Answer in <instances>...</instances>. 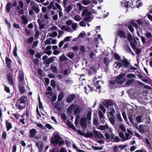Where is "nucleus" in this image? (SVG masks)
I'll return each mask as SVG.
<instances>
[{"mask_svg": "<svg viewBox=\"0 0 152 152\" xmlns=\"http://www.w3.org/2000/svg\"><path fill=\"white\" fill-rule=\"evenodd\" d=\"M50 142L53 144L58 145L59 146L62 145L64 143L62 138L57 134L54 135L53 137H51Z\"/></svg>", "mask_w": 152, "mask_h": 152, "instance_id": "1", "label": "nucleus"}, {"mask_svg": "<svg viewBox=\"0 0 152 152\" xmlns=\"http://www.w3.org/2000/svg\"><path fill=\"white\" fill-rule=\"evenodd\" d=\"M131 65V63L128 60L120 62L119 61L115 62L114 64V66L116 68L119 69L120 67H123L127 70L129 69L130 66Z\"/></svg>", "mask_w": 152, "mask_h": 152, "instance_id": "2", "label": "nucleus"}, {"mask_svg": "<svg viewBox=\"0 0 152 152\" xmlns=\"http://www.w3.org/2000/svg\"><path fill=\"white\" fill-rule=\"evenodd\" d=\"M91 12L89 11L87 9H86L83 11L81 16L83 17L85 15V16L83 20L85 21L90 22L92 20L93 18L91 16Z\"/></svg>", "mask_w": 152, "mask_h": 152, "instance_id": "3", "label": "nucleus"}, {"mask_svg": "<svg viewBox=\"0 0 152 152\" xmlns=\"http://www.w3.org/2000/svg\"><path fill=\"white\" fill-rule=\"evenodd\" d=\"M27 99V97L26 96H23L20 97L18 100L19 102L18 104V109L21 110L25 108V103L26 100Z\"/></svg>", "mask_w": 152, "mask_h": 152, "instance_id": "4", "label": "nucleus"}, {"mask_svg": "<svg viewBox=\"0 0 152 152\" xmlns=\"http://www.w3.org/2000/svg\"><path fill=\"white\" fill-rule=\"evenodd\" d=\"M125 75L126 74L122 73L117 76L115 78L116 82L119 84H121L123 83L124 82L125 80L123 78Z\"/></svg>", "mask_w": 152, "mask_h": 152, "instance_id": "5", "label": "nucleus"}, {"mask_svg": "<svg viewBox=\"0 0 152 152\" xmlns=\"http://www.w3.org/2000/svg\"><path fill=\"white\" fill-rule=\"evenodd\" d=\"M80 124L82 129L85 130L87 127V123L86 119L85 117L82 118L80 120Z\"/></svg>", "mask_w": 152, "mask_h": 152, "instance_id": "6", "label": "nucleus"}, {"mask_svg": "<svg viewBox=\"0 0 152 152\" xmlns=\"http://www.w3.org/2000/svg\"><path fill=\"white\" fill-rule=\"evenodd\" d=\"M75 97V94H72L68 96L66 99V102L68 103H71L74 100Z\"/></svg>", "mask_w": 152, "mask_h": 152, "instance_id": "7", "label": "nucleus"}, {"mask_svg": "<svg viewBox=\"0 0 152 152\" xmlns=\"http://www.w3.org/2000/svg\"><path fill=\"white\" fill-rule=\"evenodd\" d=\"M19 78V83L22 84L23 81L24 80V74L23 72L22 71H20L18 75Z\"/></svg>", "mask_w": 152, "mask_h": 152, "instance_id": "8", "label": "nucleus"}, {"mask_svg": "<svg viewBox=\"0 0 152 152\" xmlns=\"http://www.w3.org/2000/svg\"><path fill=\"white\" fill-rule=\"evenodd\" d=\"M75 105L74 104H71L68 107L67 109V112L69 114H71L73 112L75 107Z\"/></svg>", "mask_w": 152, "mask_h": 152, "instance_id": "9", "label": "nucleus"}, {"mask_svg": "<svg viewBox=\"0 0 152 152\" xmlns=\"http://www.w3.org/2000/svg\"><path fill=\"white\" fill-rule=\"evenodd\" d=\"M56 57H50L46 60L44 63L48 66L54 60V58H56Z\"/></svg>", "mask_w": 152, "mask_h": 152, "instance_id": "10", "label": "nucleus"}, {"mask_svg": "<svg viewBox=\"0 0 152 152\" xmlns=\"http://www.w3.org/2000/svg\"><path fill=\"white\" fill-rule=\"evenodd\" d=\"M113 105V103L112 101L110 99H109L105 102L104 105L106 108H108L110 106H112Z\"/></svg>", "mask_w": 152, "mask_h": 152, "instance_id": "11", "label": "nucleus"}, {"mask_svg": "<svg viewBox=\"0 0 152 152\" xmlns=\"http://www.w3.org/2000/svg\"><path fill=\"white\" fill-rule=\"evenodd\" d=\"M7 77L9 84L11 85H13L14 82L12 80V76L10 74H8L7 75Z\"/></svg>", "mask_w": 152, "mask_h": 152, "instance_id": "12", "label": "nucleus"}, {"mask_svg": "<svg viewBox=\"0 0 152 152\" xmlns=\"http://www.w3.org/2000/svg\"><path fill=\"white\" fill-rule=\"evenodd\" d=\"M37 21L39 25L40 30H41L44 28L45 26V24L42 23V21L40 19L38 18Z\"/></svg>", "mask_w": 152, "mask_h": 152, "instance_id": "13", "label": "nucleus"}, {"mask_svg": "<svg viewBox=\"0 0 152 152\" xmlns=\"http://www.w3.org/2000/svg\"><path fill=\"white\" fill-rule=\"evenodd\" d=\"M37 131L36 129H32L29 131V133L30 134V135H29V137L31 138L34 137Z\"/></svg>", "mask_w": 152, "mask_h": 152, "instance_id": "14", "label": "nucleus"}, {"mask_svg": "<svg viewBox=\"0 0 152 152\" xmlns=\"http://www.w3.org/2000/svg\"><path fill=\"white\" fill-rule=\"evenodd\" d=\"M129 1L123 0V1L121 2V5L122 7H124L126 8H128L129 6Z\"/></svg>", "mask_w": 152, "mask_h": 152, "instance_id": "15", "label": "nucleus"}, {"mask_svg": "<svg viewBox=\"0 0 152 152\" xmlns=\"http://www.w3.org/2000/svg\"><path fill=\"white\" fill-rule=\"evenodd\" d=\"M118 35L121 38H126V35L124 32L122 30H120L118 31Z\"/></svg>", "mask_w": 152, "mask_h": 152, "instance_id": "16", "label": "nucleus"}, {"mask_svg": "<svg viewBox=\"0 0 152 152\" xmlns=\"http://www.w3.org/2000/svg\"><path fill=\"white\" fill-rule=\"evenodd\" d=\"M6 124L7 129V131H9L12 127V125L11 123L8 120L6 121Z\"/></svg>", "mask_w": 152, "mask_h": 152, "instance_id": "17", "label": "nucleus"}, {"mask_svg": "<svg viewBox=\"0 0 152 152\" xmlns=\"http://www.w3.org/2000/svg\"><path fill=\"white\" fill-rule=\"evenodd\" d=\"M19 90L21 94L24 93L25 91V88L22 84H19Z\"/></svg>", "mask_w": 152, "mask_h": 152, "instance_id": "18", "label": "nucleus"}, {"mask_svg": "<svg viewBox=\"0 0 152 152\" xmlns=\"http://www.w3.org/2000/svg\"><path fill=\"white\" fill-rule=\"evenodd\" d=\"M31 9L33 10H34L37 14L39 13V7L38 5L32 6L31 7Z\"/></svg>", "mask_w": 152, "mask_h": 152, "instance_id": "19", "label": "nucleus"}, {"mask_svg": "<svg viewBox=\"0 0 152 152\" xmlns=\"http://www.w3.org/2000/svg\"><path fill=\"white\" fill-rule=\"evenodd\" d=\"M11 3L10 2H9L7 4L6 6V10L7 12H10L11 8Z\"/></svg>", "mask_w": 152, "mask_h": 152, "instance_id": "20", "label": "nucleus"}, {"mask_svg": "<svg viewBox=\"0 0 152 152\" xmlns=\"http://www.w3.org/2000/svg\"><path fill=\"white\" fill-rule=\"evenodd\" d=\"M81 112V110L79 107H75L74 110V115L80 114Z\"/></svg>", "mask_w": 152, "mask_h": 152, "instance_id": "21", "label": "nucleus"}, {"mask_svg": "<svg viewBox=\"0 0 152 152\" xmlns=\"http://www.w3.org/2000/svg\"><path fill=\"white\" fill-rule=\"evenodd\" d=\"M92 113L91 109H90L89 110L87 114L86 117L88 121L90 120L91 119V115Z\"/></svg>", "mask_w": 152, "mask_h": 152, "instance_id": "22", "label": "nucleus"}, {"mask_svg": "<svg viewBox=\"0 0 152 152\" xmlns=\"http://www.w3.org/2000/svg\"><path fill=\"white\" fill-rule=\"evenodd\" d=\"M64 96V95L63 92H60L58 96V100L59 101H61L63 98Z\"/></svg>", "mask_w": 152, "mask_h": 152, "instance_id": "23", "label": "nucleus"}, {"mask_svg": "<svg viewBox=\"0 0 152 152\" xmlns=\"http://www.w3.org/2000/svg\"><path fill=\"white\" fill-rule=\"evenodd\" d=\"M59 60L60 61L63 62L64 61H67L68 60V58L66 57L64 54L60 57Z\"/></svg>", "mask_w": 152, "mask_h": 152, "instance_id": "24", "label": "nucleus"}, {"mask_svg": "<svg viewBox=\"0 0 152 152\" xmlns=\"http://www.w3.org/2000/svg\"><path fill=\"white\" fill-rule=\"evenodd\" d=\"M108 128L109 126L106 123L105 125L100 126L98 128L99 129L101 130H104L105 129H108Z\"/></svg>", "mask_w": 152, "mask_h": 152, "instance_id": "25", "label": "nucleus"}, {"mask_svg": "<svg viewBox=\"0 0 152 152\" xmlns=\"http://www.w3.org/2000/svg\"><path fill=\"white\" fill-rule=\"evenodd\" d=\"M21 19L23 21V23L25 25L27 24L28 20L26 16L22 15L21 17Z\"/></svg>", "mask_w": 152, "mask_h": 152, "instance_id": "26", "label": "nucleus"}, {"mask_svg": "<svg viewBox=\"0 0 152 152\" xmlns=\"http://www.w3.org/2000/svg\"><path fill=\"white\" fill-rule=\"evenodd\" d=\"M60 28L62 30H65L67 32H69L70 29V28L69 26H62Z\"/></svg>", "mask_w": 152, "mask_h": 152, "instance_id": "27", "label": "nucleus"}, {"mask_svg": "<svg viewBox=\"0 0 152 152\" xmlns=\"http://www.w3.org/2000/svg\"><path fill=\"white\" fill-rule=\"evenodd\" d=\"M142 117L140 115H138L136 117V120L138 123L143 122L142 120Z\"/></svg>", "mask_w": 152, "mask_h": 152, "instance_id": "28", "label": "nucleus"}, {"mask_svg": "<svg viewBox=\"0 0 152 152\" xmlns=\"http://www.w3.org/2000/svg\"><path fill=\"white\" fill-rule=\"evenodd\" d=\"M6 62L7 66L9 67L10 66L11 63V60L7 57H6Z\"/></svg>", "mask_w": 152, "mask_h": 152, "instance_id": "29", "label": "nucleus"}, {"mask_svg": "<svg viewBox=\"0 0 152 152\" xmlns=\"http://www.w3.org/2000/svg\"><path fill=\"white\" fill-rule=\"evenodd\" d=\"M108 119L112 125H115V120L114 117H109Z\"/></svg>", "mask_w": 152, "mask_h": 152, "instance_id": "30", "label": "nucleus"}, {"mask_svg": "<svg viewBox=\"0 0 152 152\" xmlns=\"http://www.w3.org/2000/svg\"><path fill=\"white\" fill-rule=\"evenodd\" d=\"M50 70L54 73H56L57 71V69L56 66H53L52 65H50Z\"/></svg>", "mask_w": 152, "mask_h": 152, "instance_id": "31", "label": "nucleus"}, {"mask_svg": "<svg viewBox=\"0 0 152 152\" xmlns=\"http://www.w3.org/2000/svg\"><path fill=\"white\" fill-rule=\"evenodd\" d=\"M72 9V7L70 5H69L67 7L65 8V11L66 13H69Z\"/></svg>", "mask_w": 152, "mask_h": 152, "instance_id": "32", "label": "nucleus"}, {"mask_svg": "<svg viewBox=\"0 0 152 152\" xmlns=\"http://www.w3.org/2000/svg\"><path fill=\"white\" fill-rule=\"evenodd\" d=\"M140 133H143L144 132V130L143 129V125H139L138 129Z\"/></svg>", "mask_w": 152, "mask_h": 152, "instance_id": "33", "label": "nucleus"}, {"mask_svg": "<svg viewBox=\"0 0 152 152\" xmlns=\"http://www.w3.org/2000/svg\"><path fill=\"white\" fill-rule=\"evenodd\" d=\"M82 3L85 5H87L89 4L90 3L89 0H82Z\"/></svg>", "mask_w": 152, "mask_h": 152, "instance_id": "34", "label": "nucleus"}, {"mask_svg": "<svg viewBox=\"0 0 152 152\" xmlns=\"http://www.w3.org/2000/svg\"><path fill=\"white\" fill-rule=\"evenodd\" d=\"M66 56L69 58L72 59L74 57V54L72 52H69L66 54Z\"/></svg>", "mask_w": 152, "mask_h": 152, "instance_id": "35", "label": "nucleus"}, {"mask_svg": "<svg viewBox=\"0 0 152 152\" xmlns=\"http://www.w3.org/2000/svg\"><path fill=\"white\" fill-rule=\"evenodd\" d=\"M134 81V79H130L128 81H127L126 83V84L127 85H129L132 84L133 83Z\"/></svg>", "mask_w": 152, "mask_h": 152, "instance_id": "36", "label": "nucleus"}, {"mask_svg": "<svg viewBox=\"0 0 152 152\" xmlns=\"http://www.w3.org/2000/svg\"><path fill=\"white\" fill-rule=\"evenodd\" d=\"M99 81H97L94 84V86H95V88L97 89H100L101 87V86L99 85Z\"/></svg>", "mask_w": 152, "mask_h": 152, "instance_id": "37", "label": "nucleus"}, {"mask_svg": "<svg viewBox=\"0 0 152 152\" xmlns=\"http://www.w3.org/2000/svg\"><path fill=\"white\" fill-rule=\"evenodd\" d=\"M93 133L96 137H98L99 135H100L102 136H103L102 134L100 132H99L98 131L96 130H94V131Z\"/></svg>", "mask_w": 152, "mask_h": 152, "instance_id": "38", "label": "nucleus"}, {"mask_svg": "<svg viewBox=\"0 0 152 152\" xmlns=\"http://www.w3.org/2000/svg\"><path fill=\"white\" fill-rule=\"evenodd\" d=\"M125 49L127 53H131V52H132L131 48L129 45H126L125 47Z\"/></svg>", "mask_w": 152, "mask_h": 152, "instance_id": "39", "label": "nucleus"}, {"mask_svg": "<svg viewBox=\"0 0 152 152\" xmlns=\"http://www.w3.org/2000/svg\"><path fill=\"white\" fill-rule=\"evenodd\" d=\"M36 145L38 148L39 150L40 151L41 149L43 148L42 145L41 143L37 142L36 143Z\"/></svg>", "mask_w": 152, "mask_h": 152, "instance_id": "40", "label": "nucleus"}, {"mask_svg": "<svg viewBox=\"0 0 152 152\" xmlns=\"http://www.w3.org/2000/svg\"><path fill=\"white\" fill-rule=\"evenodd\" d=\"M126 138L125 137V138L124 139V141L126 140H129L131 139L132 137V136H130L129 134L128 133H126L125 134Z\"/></svg>", "mask_w": 152, "mask_h": 152, "instance_id": "41", "label": "nucleus"}, {"mask_svg": "<svg viewBox=\"0 0 152 152\" xmlns=\"http://www.w3.org/2000/svg\"><path fill=\"white\" fill-rule=\"evenodd\" d=\"M134 51H135L136 54L137 55L139 54H140L142 51V49L141 48H136V49H134Z\"/></svg>", "mask_w": 152, "mask_h": 152, "instance_id": "42", "label": "nucleus"}, {"mask_svg": "<svg viewBox=\"0 0 152 152\" xmlns=\"http://www.w3.org/2000/svg\"><path fill=\"white\" fill-rule=\"evenodd\" d=\"M137 69L136 67H134L133 66H131V65L130 66L129 69H127V70H128L127 72H131V71L130 70H136Z\"/></svg>", "mask_w": 152, "mask_h": 152, "instance_id": "43", "label": "nucleus"}, {"mask_svg": "<svg viewBox=\"0 0 152 152\" xmlns=\"http://www.w3.org/2000/svg\"><path fill=\"white\" fill-rule=\"evenodd\" d=\"M104 62L106 66H108L109 64V61L107 58L105 57L104 59Z\"/></svg>", "mask_w": 152, "mask_h": 152, "instance_id": "44", "label": "nucleus"}, {"mask_svg": "<svg viewBox=\"0 0 152 152\" xmlns=\"http://www.w3.org/2000/svg\"><path fill=\"white\" fill-rule=\"evenodd\" d=\"M92 148L94 150H101L102 148V147H97L94 146H92Z\"/></svg>", "mask_w": 152, "mask_h": 152, "instance_id": "45", "label": "nucleus"}, {"mask_svg": "<svg viewBox=\"0 0 152 152\" xmlns=\"http://www.w3.org/2000/svg\"><path fill=\"white\" fill-rule=\"evenodd\" d=\"M127 27L129 30L132 33L134 31V28L131 24L128 25Z\"/></svg>", "mask_w": 152, "mask_h": 152, "instance_id": "46", "label": "nucleus"}, {"mask_svg": "<svg viewBox=\"0 0 152 152\" xmlns=\"http://www.w3.org/2000/svg\"><path fill=\"white\" fill-rule=\"evenodd\" d=\"M126 76L128 78H135V75L132 73H129L127 74Z\"/></svg>", "mask_w": 152, "mask_h": 152, "instance_id": "47", "label": "nucleus"}, {"mask_svg": "<svg viewBox=\"0 0 152 152\" xmlns=\"http://www.w3.org/2000/svg\"><path fill=\"white\" fill-rule=\"evenodd\" d=\"M119 137L123 140V141H124L125 136L124 133L122 132H120L119 133Z\"/></svg>", "mask_w": 152, "mask_h": 152, "instance_id": "48", "label": "nucleus"}, {"mask_svg": "<svg viewBox=\"0 0 152 152\" xmlns=\"http://www.w3.org/2000/svg\"><path fill=\"white\" fill-rule=\"evenodd\" d=\"M50 85L53 88H54L56 87V83L55 81L53 80H52L50 81Z\"/></svg>", "mask_w": 152, "mask_h": 152, "instance_id": "49", "label": "nucleus"}, {"mask_svg": "<svg viewBox=\"0 0 152 152\" xmlns=\"http://www.w3.org/2000/svg\"><path fill=\"white\" fill-rule=\"evenodd\" d=\"M114 56L115 58L118 60L120 61L121 58L120 56L117 53H115L114 54Z\"/></svg>", "mask_w": 152, "mask_h": 152, "instance_id": "50", "label": "nucleus"}, {"mask_svg": "<svg viewBox=\"0 0 152 152\" xmlns=\"http://www.w3.org/2000/svg\"><path fill=\"white\" fill-rule=\"evenodd\" d=\"M130 45L132 47V48L133 50H134V49H136V46L135 44L132 42H130Z\"/></svg>", "mask_w": 152, "mask_h": 152, "instance_id": "51", "label": "nucleus"}, {"mask_svg": "<svg viewBox=\"0 0 152 152\" xmlns=\"http://www.w3.org/2000/svg\"><path fill=\"white\" fill-rule=\"evenodd\" d=\"M128 118L131 124L133 125L134 124V122L133 120V118L132 116L131 115H129L128 116Z\"/></svg>", "mask_w": 152, "mask_h": 152, "instance_id": "52", "label": "nucleus"}, {"mask_svg": "<svg viewBox=\"0 0 152 152\" xmlns=\"http://www.w3.org/2000/svg\"><path fill=\"white\" fill-rule=\"evenodd\" d=\"M145 36L147 38H151L152 37V35L150 32L147 31L145 33Z\"/></svg>", "mask_w": 152, "mask_h": 152, "instance_id": "53", "label": "nucleus"}, {"mask_svg": "<svg viewBox=\"0 0 152 152\" xmlns=\"http://www.w3.org/2000/svg\"><path fill=\"white\" fill-rule=\"evenodd\" d=\"M34 40V38L33 37H31L28 38L27 39V41L28 43H31Z\"/></svg>", "mask_w": 152, "mask_h": 152, "instance_id": "54", "label": "nucleus"}, {"mask_svg": "<svg viewBox=\"0 0 152 152\" xmlns=\"http://www.w3.org/2000/svg\"><path fill=\"white\" fill-rule=\"evenodd\" d=\"M72 37V36H67L65 37L63 41L65 42H69L70 39Z\"/></svg>", "mask_w": 152, "mask_h": 152, "instance_id": "55", "label": "nucleus"}, {"mask_svg": "<svg viewBox=\"0 0 152 152\" xmlns=\"http://www.w3.org/2000/svg\"><path fill=\"white\" fill-rule=\"evenodd\" d=\"M74 19L77 21H80L81 19V18L79 15H76L75 16Z\"/></svg>", "mask_w": 152, "mask_h": 152, "instance_id": "56", "label": "nucleus"}, {"mask_svg": "<svg viewBox=\"0 0 152 152\" xmlns=\"http://www.w3.org/2000/svg\"><path fill=\"white\" fill-rule=\"evenodd\" d=\"M122 115L125 121L126 122V121H127L128 120L126 115L125 113V112H123L122 113Z\"/></svg>", "mask_w": 152, "mask_h": 152, "instance_id": "57", "label": "nucleus"}, {"mask_svg": "<svg viewBox=\"0 0 152 152\" xmlns=\"http://www.w3.org/2000/svg\"><path fill=\"white\" fill-rule=\"evenodd\" d=\"M7 136V133L5 131H4L2 135V137L5 140L6 139V137Z\"/></svg>", "mask_w": 152, "mask_h": 152, "instance_id": "58", "label": "nucleus"}, {"mask_svg": "<svg viewBox=\"0 0 152 152\" xmlns=\"http://www.w3.org/2000/svg\"><path fill=\"white\" fill-rule=\"evenodd\" d=\"M4 90L7 93H10V90L9 87H7L6 86H4Z\"/></svg>", "mask_w": 152, "mask_h": 152, "instance_id": "59", "label": "nucleus"}, {"mask_svg": "<svg viewBox=\"0 0 152 152\" xmlns=\"http://www.w3.org/2000/svg\"><path fill=\"white\" fill-rule=\"evenodd\" d=\"M93 123L94 125L96 126H97L98 125V120L97 118H94L93 120Z\"/></svg>", "mask_w": 152, "mask_h": 152, "instance_id": "60", "label": "nucleus"}, {"mask_svg": "<svg viewBox=\"0 0 152 152\" xmlns=\"http://www.w3.org/2000/svg\"><path fill=\"white\" fill-rule=\"evenodd\" d=\"M99 118L104 117V115L101 110L99 111Z\"/></svg>", "mask_w": 152, "mask_h": 152, "instance_id": "61", "label": "nucleus"}, {"mask_svg": "<svg viewBox=\"0 0 152 152\" xmlns=\"http://www.w3.org/2000/svg\"><path fill=\"white\" fill-rule=\"evenodd\" d=\"M77 23H73L72 25V28L74 30L76 29L77 28Z\"/></svg>", "mask_w": 152, "mask_h": 152, "instance_id": "62", "label": "nucleus"}, {"mask_svg": "<svg viewBox=\"0 0 152 152\" xmlns=\"http://www.w3.org/2000/svg\"><path fill=\"white\" fill-rule=\"evenodd\" d=\"M120 129L122 130L123 132H125L126 131V129L125 127L123 125H121L119 126Z\"/></svg>", "mask_w": 152, "mask_h": 152, "instance_id": "63", "label": "nucleus"}, {"mask_svg": "<svg viewBox=\"0 0 152 152\" xmlns=\"http://www.w3.org/2000/svg\"><path fill=\"white\" fill-rule=\"evenodd\" d=\"M134 152H146V151L144 148H142L141 149L136 150Z\"/></svg>", "mask_w": 152, "mask_h": 152, "instance_id": "64", "label": "nucleus"}]
</instances>
